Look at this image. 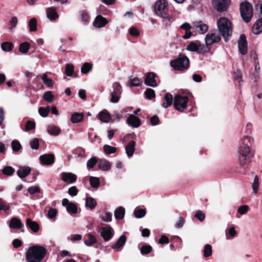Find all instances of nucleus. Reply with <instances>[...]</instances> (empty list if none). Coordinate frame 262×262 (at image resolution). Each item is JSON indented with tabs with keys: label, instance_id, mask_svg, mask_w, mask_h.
I'll return each mask as SVG.
<instances>
[{
	"label": "nucleus",
	"instance_id": "obj_6",
	"mask_svg": "<svg viewBox=\"0 0 262 262\" xmlns=\"http://www.w3.org/2000/svg\"><path fill=\"white\" fill-rule=\"evenodd\" d=\"M189 63L188 58L183 54H180L176 59L171 61L170 64L175 70L183 71L188 68Z\"/></svg>",
	"mask_w": 262,
	"mask_h": 262
},
{
	"label": "nucleus",
	"instance_id": "obj_58",
	"mask_svg": "<svg viewBox=\"0 0 262 262\" xmlns=\"http://www.w3.org/2000/svg\"><path fill=\"white\" fill-rule=\"evenodd\" d=\"M31 147L33 149H37L39 147V141L37 138L31 140L30 143Z\"/></svg>",
	"mask_w": 262,
	"mask_h": 262
},
{
	"label": "nucleus",
	"instance_id": "obj_63",
	"mask_svg": "<svg viewBox=\"0 0 262 262\" xmlns=\"http://www.w3.org/2000/svg\"><path fill=\"white\" fill-rule=\"evenodd\" d=\"M78 189L76 186H72L69 189L68 193L71 196H75L77 194Z\"/></svg>",
	"mask_w": 262,
	"mask_h": 262
},
{
	"label": "nucleus",
	"instance_id": "obj_8",
	"mask_svg": "<svg viewBox=\"0 0 262 262\" xmlns=\"http://www.w3.org/2000/svg\"><path fill=\"white\" fill-rule=\"evenodd\" d=\"M230 0H212L214 9L220 12L226 11L230 5Z\"/></svg>",
	"mask_w": 262,
	"mask_h": 262
},
{
	"label": "nucleus",
	"instance_id": "obj_2",
	"mask_svg": "<svg viewBox=\"0 0 262 262\" xmlns=\"http://www.w3.org/2000/svg\"><path fill=\"white\" fill-rule=\"evenodd\" d=\"M46 249L40 246L34 245L29 248L26 252L27 262H41L45 256Z\"/></svg>",
	"mask_w": 262,
	"mask_h": 262
},
{
	"label": "nucleus",
	"instance_id": "obj_31",
	"mask_svg": "<svg viewBox=\"0 0 262 262\" xmlns=\"http://www.w3.org/2000/svg\"><path fill=\"white\" fill-rule=\"evenodd\" d=\"M47 131L51 135L57 136L60 134V129L56 126L51 125L48 126Z\"/></svg>",
	"mask_w": 262,
	"mask_h": 262
},
{
	"label": "nucleus",
	"instance_id": "obj_54",
	"mask_svg": "<svg viewBox=\"0 0 262 262\" xmlns=\"http://www.w3.org/2000/svg\"><path fill=\"white\" fill-rule=\"evenodd\" d=\"M145 95L147 99H151L155 97V92L154 90L149 88L145 92Z\"/></svg>",
	"mask_w": 262,
	"mask_h": 262
},
{
	"label": "nucleus",
	"instance_id": "obj_1",
	"mask_svg": "<svg viewBox=\"0 0 262 262\" xmlns=\"http://www.w3.org/2000/svg\"><path fill=\"white\" fill-rule=\"evenodd\" d=\"M253 139L249 136H244L242 139V145L238 150V163L243 166L250 158V146L253 143Z\"/></svg>",
	"mask_w": 262,
	"mask_h": 262
},
{
	"label": "nucleus",
	"instance_id": "obj_56",
	"mask_svg": "<svg viewBox=\"0 0 262 262\" xmlns=\"http://www.w3.org/2000/svg\"><path fill=\"white\" fill-rule=\"evenodd\" d=\"M12 148L13 151H17L21 148V145L18 141H13L11 143Z\"/></svg>",
	"mask_w": 262,
	"mask_h": 262
},
{
	"label": "nucleus",
	"instance_id": "obj_50",
	"mask_svg": "<svg viewBox=\"0 0 262 262\" xmlns=\"http://www.w3.org/2000/svg\"><path fill=\"white\" fill-rule=\"evenodd\" d=\"M97 162V159L95 157L91 158L89 159L86 163V166L88 168H93Z\"/></svg>",
	"mask_w": 262,
	"mask_h": 262
},
{
	"label": "nucleus",
	"instance_id": "obj_51",
	"mask_svg": "<svg viewBox=\"0 0 262 262\" xmlns=\"http://www.w3.org/2000/svg\"><path fill=\"white\" fill-rule=\"evenodd\" d=\"M43 98L47 101L50 102L53 100L54 96L51 91H47L43 94Z\"/></svg>",
	"mask_w": 262,
	"mask_h": 262
},
{
	"label": "nucleus",
	"instance_id": "obj_17",
	"mask_svg": "<svg viewBox=\"0 0 262 262\" xmlns=\"http://www.w3.org/2000/svg\"><path fill=\"white\" fill-rule=\"evenodd\" d=\"M144 83L147 86L156 87L157 84L155 80V74L152 72L148 73L145 77Z\"/></svg>",
	"mask_w": 262,
	"mask_h": 262
},
{
	"label": "nucleus",
	"instance_id": "obj_27",
	"mask_svg": "<svg viewBox=\"0 0 262 262\" xmlns=\"http://www.w3.org/2000/svg\"><path fill=\"white\" fill-rule=\"evenodd\" d=\"M99 120L104 123H107L111 119V115L106 111H102L99 113Z\"/></svg>",
	"mask_w": 262,
	"mask_h": 262
},
{
	"label": "nucleus",
	"instance_id": "obj_10",
	"mask_svg": "<svg viewBox=\"0 0 262 262\" xmlns=\"http://www.w3.org/2000/svg\"><path fill=\"white\" fill-rule=\"evenodd\" d=\"M98 232L105 242L110 241L114 235L113 229L110 226L99 228Z\"/></svg>",
	"mask_w": 262,
	"mask_h": 262
},
{
	"label": "nucleus",
	"instance_id": "obj_48",
	"mask_svg": "<svg viewBox=\"0 0 262 262\" xmlns=\"http://www.w3.org/2000/svg\"><path fill=\"white\" fill-rule=\"evenodd\" d=\"M50 108L49 106L46 107H40L38 109L39 114L43 117H46L48 115L50 112Z\"/></svg>",
	"mask_w": 262,
	"mask_h": 262
},
{
	"label": "nucleus",
	"instance_id": "obj_45",
	"mask_svg": "<svg viewBox=\"0 0 262 262\" xmlns=\"http://www.w3.org/2000/svg\"><path fill=\"white\" fill-rule=\"evenodd\" d=\"M95 237L91 234H89V239L84 241V244L87 246H91L96 243Z\"/></svg>",
	"mask_w": 262,
	"mask_h": 262
},
{
	"label": "nucleus",
	"instance_id": "obj_29",
	"mask_svg": "<svg viewBox=\"0 0 262 262\" xmlns=\"http://www.w3.org/2000/svg\"><path fill=\"white\" fill-rule=\"evenodd\" d=\"M173 101H174V98L171 94L167 93L164 96V102L163 103L162 106L164 108H167L170 106Z\"/></svg>",
	"mask_w": 262,
	"mask_h": 262
},
{
	"label": "nucleus",
	"instance_id": "obj_9",
	"mask_svg": "<svg viewBox=\"0 0 262 262\" xmlns=\"http://www.w3.org/2000/svg\"><path fill=\"white\" fill-rule=\"evenodd\" d=\"M113 91L111 92V101L113 103L118 102L122 93V88L120 84L117 82L113 84Z\"/></svg>",
	"mask_w": 262,
	"mask_h": 262
},
{
	"label": "nucleus",
	"instance_id": "obj_53",
	"mask_svg": "<svg viewBox=\"0 0 262 262\" xmlns=\"http://www.w3.org/2000/svg\"><path fill=\"white\" fill-rule=\"evenodd\" d=\"M198 45L193 41H191L187 47L186 49L191 52H196Z\"/></svg>",
	"mask_w": 262,
	"mask_h": 262
},
{
	"label": "nucleus",
	"instance_id": "obj_30",
	"mask_svg": "<svg viewBox=\"0 0 262 262\" xmlns=\"http://www.w3.org/2000/svg\"><path fill=\"white\" fill-rule=\"evenodd\" d=\"M97 205V202L94 198L87 196L85 199V206L90 209H93Z\"/></svg>",
	"mask_w": 262,
	"mask_h": 262
},
{
	"label": "nucleus",
	"instance_id": "obj_12",
	"mask_svg": "<svg viewBox=\"0 0 262 262\" xmlns=\"http://www.w3.org/2000/svg\"><path fill=\"white\" fill-rule=\"evenodd\" d=\"M238 50L242 55H245L247 52V43L246 37L244 34L240 36L239 40L238 43Z\"/></svg>",
	"mask_w": 262,
	"mask_h": 262
},
{
	"label": "nucleus",
	"instance_id": "obj_33",
	"mask_svg": "<svg viewBox=\"0 0 262 262\" xmlns=\"http://www.w3.org/2000/svg\"><path fill=\"white\" fill-rule=\"evenodd\" d=\"M14 48V45L11 42L6 41L3 42L1 45V48L4 52H10Z\"/></svg>",
	"mask_w": 262,
	"mask_h": 262
},
{
	"label": "nucleus",
	"instance_id": "obj_24",
	"mask_svg": "<svg viewBox=\"0 0 262 262\" xmlns=\"http://www.w3.org/2000/svg\"><path fill=\"white\" fill-rule=\"evenodd\" d=\"M252 32L255 34H258L262 32V16L253 25Z\"/></svg>",
	"mask_w": 262,
	"mask_h": 262
},
{
	"label": "nucleus",
	"instance_id": "obj_19",
	"mask_svg": "<svg viewBox=\"0 0 262 262\" xmlns=\"http://www.w3.org/2000/svg\"><path fill=\"white\" fill-rule=\"evenodd\" d=\"M41 163L44 165H51L54 162V156L53 154H45L40 157Z\"/></svg>",
	"mask_w": 262,
	"mask_h": 262
},
{
	"label": "nucleus",
	"instance_id": "obj_14",
	"mask_svg": "<svg viewBox=\"0 0 262 262\" xmlns=\"http://www.w3.org/2000/svg\"><path fill=\"white\" fill-rule=\"evenodd\" d=\"M196 31L201 34H205L208 30V26L202 21H196L193 23Z\"/></svg>",
	"mask_w": 262,
	"mask_h": 262
},
{
	"label": "nucleus",
	"instance_id": "obj_60",
	"mask_svg": "<svg viewBox=\"0 0 262 262\" xmlns=\"http://www.w3.org/2000/svg\"><path fill=\"white\" fill-rule=\"evenodd\" d=\"M152 248L150 246H143L141 249V253L142 254H147L150 252Z\"/></svg>",
	"mask_w": 262,
	"mask_h": 262
},
{
	"label": "nucleus",
	"instance_id": "obj_62",
	"mask_svg": "<svg viewBox=\"0 0 262 262\" xmlns=\"http://www.w3.org/2000/svg\"><path fill=\"white\" fill-rule=\"evenodd\" d=\"M35 124L34 122L31 121H28L26 123V131H28L35 128Z\"/></svg>",
	"mask_w": 262,
	"mask_h": 262
},
{
	"label": "nucleus",
	"instance_id": "obj_32",
	"mask_svg": "<svg viewBox=\"0 0 262 262\" xmlns=\"http://www.w3.org/2000/svg\"><path fill=\"white\" fill-rule=\"evenodd\" d=\"M125 214V209L122 207L117 208L114 212V215L116 220H121Z\"/></svg>",
	"mask_w": 262,
	"mask_h": 262
},
{
	"label": "nucleus",
	"instance_id": "obj_22",
	"mask_svg": "<svg viewBox=\"0 0 262 262\" xmlns=\"http://www.w3.org/2000/svg\"><path fill=\"white\" fill-rule=\"evenodd\" d=\"M31 168L29 166L19 167L17 170V175L21 179L27 177L31 172Z\"/></svg>",
	"mask_w": 262,
	"mask_h": 262
},
{
	"label": "nucleus",
	"instance_id": "obj_35",
	"mask_svg": "<svg viewBox=\"0 0 262 262\" xmlns=\"http://www.w3.org/2000/svg\"><path fill=\"white\" fill-rule=\"evenodd\" d=\"M212 254V246L209 244L204 246L203 250V256L204 257H208Z\"/></svg>",
	"mask_w": 262,
	"mask_h": 262
},
{
	"label": "nucleus",
	"instance_id": "obj_55",
	"mask_svg": "<svg viewBox=\"0 0 262 262\" xmlns=\"http://www.w3.org/2000/svg\"><path fill=\"white\" fill-rule=\"evenodd\" d=\"M14 172V169L10 166L6 167L3 169V173L7 176H11Z\"/></svg>",
	"mask_w": 262,
	"mask_h": 262
},
{
	"label": "nucleus",
	"instance_id": "obj_39",
	"mask_svg": "<svg viewBox=\"0 0 262 262\" xmlns=\"http://www.w3.org/2000/svg\"><path fill=\"white\" fill-rule=\"evenodd\" d=\"M41 79L43 81V83L47 86V87H52L53 85V82L51 79H50L48 78L47 75L46 73H44L41 76Z\"/></svg>",
	"mask_w": 262,
	"mask_h": 262
},
{
	"label": "nucleus",
	"instance_id": "obj_13",
	"mask_svg": "<svg viewBox=\"0 0 262 262\" xmlns=\"http://www.w3.org/2000/svg\"><path fill=\"white\" fill-rule=\"evenodd\" d=\"M108 21L101 15H97L93 22V26L95 28H101L107 24Z\"/></svg>",
	"mask_w": 262,
	"mask_h": 262
},
{
	"label": "nucleus",
	"instance_id": "obj_26",
	"mask_svg": "<svg viewBox=\"0 0 262 262\" xmlns=\"http://www.w3.org/2000/svg\"><path fill=\"white\" fill-rule=\"evenodd\" d=\"M98 167L102 171H108L111 169V165L108 161L101 159L99 161Z\"/></svg>",
	"mask_w": 262,
	"mask_h": 262
},
{
	"label": "nucleus",
	"instance_id": "obj_15",
	"mask_svg": "<svg viewBox=\"0 0 262 262\" xmlns=\"http://www.w3.org/2000/svg\"><path fill=\"white\" fill-rule=\"evenodd\" d=\"M46 14L47 18L51 21L55 20L59 17L57 9L54 7L48 8L46 9Z\"/></svg>",
	"mask_w": 262,
	"mask_h": 262
},
{
	"label": "nucleus",
	"instance_id": "obj_36",
	"mask_svg": "<svg viewBox=\"0 0 262 262\" xmlns=\"http://www.w3.org/2000/svg\"><path fill=\"white\" fill-rule=\"evenodd\" d=\"M210 49L208 46H204V45L199 44L198 46L197 51L199 54H206L209 52Z\"/></svg>",
	"mask_w": 262,
	"mask_h": 262
},
{
	"label": "nucleus",
	"instance_id": "obj_64",
	"mask_svg": "<svg viewBox=\"0 0 262 262\" xmlns=\"http://www.w3.org/2000/svg\"><path fill=\"white\" fill-rule=\"evenodd\" d=\"M195 217L199 219L200 221H203L204 220L205 216L204 213L201 211H196Z\"/></svg>",
	"mask_w": 262,
	"mask_h": 262
},
{
	"label": "nucleus",
	"instance_id": "obj_57",
	"mask_svg": "<svg viewBox=\"0 0 262 262\" xmlns=\"http://www.w3.org/2000/svg\"><path fill=\"white\" fill-rule=\"evenodd\" d=\"M129 34L134 37H138L140 35L139 30L135 27H132L129 29Z\"/></svg>",
	"mask_w": 262,
	"mask_h": 262
},
{
	"label": "nucleus",
	"instance_id": "obj_40",
	"mask_svg": "<svg viewBox=\"0 0 262 262\" xmlns=\"http://www.w3.org/2000/svg\"><path fill=\"white\" fill-rule=\"evenodd\" d=\"M103 148L104 152L107 155L114 154L117 151V148L116 147L108 145H104Z\"/></svg>",
	"mask_w": 262,
	"mask_h": 262
},
{
	"label": "nucleus",
	"instance_id": "obj_37",
	"mask_svg": "<svg viewBox=\"0 0 262 262\" xmlns=\"http://www.w3.org/2000/svg\"><path fill=\"white\" fill-rule=\"evenodd\" d=\"M142 81L137 77H131L129 79V86H138L142 84Z\"/></svg>",
	"mask_w": 262,
	"mask_h": 262
},
{
	"label": "nucleus",
	"instance_id": "obj_41",
	"mask_svg": "<svg viewBox=\"0 0 262 262\" xmlns=\"http://www.w3.org/2000/svg\"><path fill=\"white\" fill-rule=\"evenodd\" d=\"M28 26L30 32L36 31L37 30V20L36 18H32L29 22Z\"/></svg>",
	"mask_w": 262,
	"mask_h": 262
},
{
	"label": "nucleus",
	"instance_id": "obj_25",
	"mask_svg": "<svg viewBox=\"0 0 262 262\" xmlns=\"http://www.w3.org/2000/svg\"><path fill=\"white\" fill-rule=\"evenodd\" d=\"M84 114L82 113H73L71 117V121L73 123H78L83 121Z\"/></svg>",
	"mask_w": 262,
	"mask_h": 262
},
{
	"label": "nucleus",
	"instance_id": "obj_46",
	"mask_svg": "<svg viewBox=\"0 0 262 262\" xmlns=\"http://www.w3.org/2000/svg\"><path fill=\"white\" fill-rule=\"evenodd\" d=\"M74 67L72 64H67L65 68V73L68 76H72L74 72Z\"/></svg>",
	"mask_w": 262,
	"mask_h": 262
},
{
	"label": "nucleus",
	"instance_id": "obj_23",
	"mask_svg": "<svg viewBox=\"0 0 262 262\" xmlns=\"http://www.w3.org/2000/svg\"><path fill=\"white\" fill-rule=\"evenodd\" d=\"M24 224L21 223L20 220L15 217H12L10 220L9 223V227L11 229H20L23 227Z\"/></svg>",
	"mask_w": 262,
	"mask_h": 262
},
{
	"label": "nucleus",
	"instance_id": "obj_52",
	"mask_svg": "<svg viewBox=\"0 0 262 262\" xmlns=\"http://www.w3.org/2000/svg\"><path fill=\"white\" fill-rule=\"evenodd\" d=\"M112 215L111 213H110L109 212H105L101 215V219L104 222H111L112 221Z\"/></svg>",
	"mask_w": 262,
	"mask_h": 262
},
{
	"label": "nucleus",
	"instance_id": "obj_7",
	"mask_svg": "<svg viewBox=\"0 0 262 262\" xmlns=\"http://www.w3.org/2000/svg\"><path fill=\"white\" fill-rule=\"evenodd\" d=\"M188 98L186 96H182L177 95L174 97L173 105L176 110L183 112L187 108Z\"/></svg>",
	"mask_w": 262,
	"mask_h": 262
},
{
	"label": "nucleus",
	"instance_id": "obj_11",
	"mask_svg": "<svg viewBox=\"0 0 262 262\" xmlns=\"http://www.w3.org/2000/svg\"><path fill=\"white\" fill-rule=\"evenodd\" d=\"M220 40V36L213 33H208L205 38V43L207 46H210L214 43L218 42Z\"/></svg>",
	"mask_w": 262,
	"mask_h": 262
},
{
	"label": "nucleus",
	"instance_id": "obj_43",
	"mask_svg": "<svg viewBox=\"0 0 262 262\" xmlns=\"http://www.w3.org/2000/svg\"><path fill=\"white\" fill-rule=\"evenodd\" d=\"M146 211L145 209L136 208L134 210V214L137 218H141L145 216Z\"/></svg>",
	"mask_w": 262,
	"mask_h": 262
},
{
	"label": "nucleus",
	"instance_id": "obj_3",
	"mask_svg": "<svg viewBox=\"0 0 262 262\" xmlns=\"http://www.w3.org/2000/svg\"><path fill=\"white\" fill-rule=\"evenodd\" d=\"M217 25L219 32L227 42L232 34L231 21L226 17H221L217 21Z\"/></svg>",
	"mask_w": 262,
	"mask_h": 262
},
{
	"label": "nucleus",
	"instance_id": "obj_44",
	"mask_svg": "<svg viewBox=\"0 0 262 262\" xmlns=\"http://www.w3.org/2000/svg\"><path fill=\"white\" fill-rule=\"evenodd\" d=\"M67 210L71 214H75L77 212V207L74 203H70L67 207Z\"/></svg>",
	"mask_w": 262,
	"mask_h": 262
},
{
	"label": "nucleus",
	"instance_id": "obj_47",
	"mask_svg": "<svg viewBox=\"0 0 262 262\" xmlns=\"http://www.w3.org/2000/svg\"><path fill=\"white\" fill-rule=\"evenodd\" d=\"M92 68V65L91 64L88 62H85L82 67L81 71L83 74H87L89 71L91 70Z\"/></svg>",
	"mask_w": 262,
	"mask_h": 262
},
{
	"label": "nucleus",
	"instance_id": "obj_49",
	"mask_svg": "<svg viewBox=\"0 0 262 262\" xmlns=\"http://www.w3.org/2000/svg\"><path fill=\"white\" fill-rule=\"evenodd\" d=\"M57 214V210L55 208H50L48 212L47 217L50 219H54Z\"/></svg>",
	"mask_w": 262,
	"mask_h": 262
},
{
	"label": "nucleus",
	"instance_id": "obj_61",
	"mask_svg": "<svg viewBox=\"0 0 262 262\" xmlns=\"http://www.w3.org/2000/svg\"><path fill=\"white\" fill-rule=\"evenodd\" d=\"M228 234H229L230 237L227 236V239H232L235 236V235L236 234V231H235L234 227H231L229 228Z\"/></svg>",
	"mask_w": 262,
	"mask_h": 262
},
{
	"label": "nucleus",
	"instance_id": "obj_5",
	"mask_svg": "<svg viewBox=\"0 0 262 262\" xmlns=\"http://www.w3.org/2000/svg\"><path fill=\"white\" fill-rule=\"evenodd\" d=\"M239 9L241 15L244 21L246 23L250 21L253 14V8L252 4L248 2H241Z\"/></svg>",
	"mask_w": 262,
	"mask_h": 262
},
{
	"label": "nucleus",
	"instance_id": "obj_21",
	"mask_svg": "<svg viewBox=\"0 0 262 262\" xmlns=\"http://www.w3.org/2000/svg\"><path fill=\"white\" fill-rule=\"evenodd\" d=\"M126 238L124 235H122L117 240L116 244L112 247V248L116 251H121L122 247L126 242Z\"/></svg>",
	"mask_w": 262,
	"mask_h": 262
},
{
	"label": "nucleus",
	"instance_id": "obj_28",
	"mask_svg": "<svg viewBox=\"0 0 262 262\" xmlns=\"http://www.w3.org/2000/svg\"><path fill=\"white\" fill-rule=\"evenodd\" d=\"M26 225L34 232H37L39 230V225L36 222L32 221L30 219H27Z\"/></svg>",
	"mask_w": 262,
	"mask_h": 262
},
{
	"label": "nucleus",
	"instance_id": "obj_42",
	"mask_svg": "<svg viewBox=\"0 0 262 262\" xmlns=\"http://www.w3.org/2000/svg\"><path fill=\"white\" fill-rule=\"evenodd\" d=\"M253 193L255 194L257 192L259 188V179L257 176H255L252 185Z\"/></svg>",
	"mask_w": 262,
	"mask_h": 262
},
{
	"label": "nucleus",
	"instance_id": "obj_34",
	"mask_svg": "<svg viewBox=\"0 0 262 262\" xmlns=\"http://www.w3.org/2000/svg\"><path fill=\"white\" fill-rule=\"evenodd\" d=\"M30 48V44L28 42H24L19 45V51L23 54H26Z\"/></svg>",
	"mask_w": 262,
	"mask_h": 262
},
{
	"label": "nucleus",
	"instance_id": "obj_16",
	"mask_svg": "<svg viewBox=\"0 0 262 262\" xmlns=\"http://www.w3.org/2000/svg\"><path fill=\"white\" fill-rule=\"evenodd\" d=\"M77 176L71 172H62L61 173V180L64 182L71 184L76 181Z\"/></svg>",
	"mask_w": 262,
	"mask_h": 262
},
{
	"label": "nucleus",
	"instance_id": "obj_4",
	"mask_svg": "<svg viewBox=\"0 0 262 262\" xmlns=\"http://www.w3.org/2000/svg\"><path fill=\"white\" fill-rule=\"evenodd\" d=\"M154 11L157 15L166 21V24L170 21L168 14V3L166 0H157L155 4Z\"/></svg>",
	"mask_w": 262,
	"mask_h": 262
},
{
	"label": "nucleus",
	"instance_id": "obj_38",
	"mask_svg": "<svg viewBox=\"0 0 262 262\" xmlns=\"http://www.w3.org/2000/svg\"><path fill=\"white\" fill-rule=\"evenodd\" d=\"M90 182L93 188H97L100 186V180L97 177H90Z\"/></svg>",
	"mask_w": 262,
	"mask_h": 262
},
{
	"label": "nucleus",
	"instance_id": "obj_20",
	"mask_svg": "<svg viewBox=\"0 0 262 262\" xmlns=\"http://www.w3.org/2000/svg\"><path fill=\"white\" fill-rule=\"evenodd\" d=\"M136 142L134 141H129L125 146V152L128 158L132 157L135 150Z\"/></svg>",
	"mask_w": 262,
	"mask_h": 262
},
{
	"label": "nucleus",
	"instance_id": "obj_18",
	"mask_svg": "<svg viewBox=\"0 0 262 262\" xmlns=\"http://www.w3.org/2000/svg\"><path fill=\"white\" fill-rule=\"evenodd\" d=\"M126 123L134 127H138L141 124L140 119L133 114L129 115L126 120Z\"/></svg>",
	"mask_w": 262,
	"mask_h": 262
},
{
	"label": "nucleus",
	"instance_id": "obj_59",
	"mask_svg": "<svg viewBox=\"0 0 262 262\" xmlns=\"http://www.w3.org/2000/svg\"><path fill=\"white\" fill-rule=\"evenodd\" d=\"M249 210V207L247 205H242L240 206L237 210L238 212L242 214H245Z\"/></svg>",
	"mask_w": 262,
	"mask_h": 262
}]
</instances>
